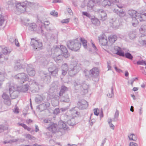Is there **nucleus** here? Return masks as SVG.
Segmentation results:
<instances>
[{"label":"nucleus","mask_w":146,"mask_h":146,"mask_svg":"<svg viewBox=\"0 0 146 146\" xmlns=\"http://www.w3.org/2000/svg\"><path fill=\"white\" fill-rule=\"evenodd\" d=\"M92 23L96 26H98L100 25V22L98 19L93 16L91 18Z\"/></svg>","instance_id":"25"},{"label":"nucleus","mask_w":146,"mask_h":146,"mask_svg":"<svg viewBox=\"0 0 146 146\" xmlns=\"http://www.w3.org/2000/svg\"><path fill=\"white\" fill-rule=\"evenodd\" d=\"M62 70H67L68 69V65L66 63H64L62 66Z\"/></svg>","instance_id":"49"},{"label":"nucleus","mask_w":146,"mask_h":146,"mask_svg":"<svg viewBox=\"0 0 146 146\" xmlns=\"http://www.w3.org/2000/svg\"><path fill=\"white\" fill-rule=\"evenodd\" d=\"M60 112V110L59 108L55 109L54 110H53V113L54 114H57Z\"/></svg>","instance_id":"55"},{"label":"nucleus","mask_w":146,"mask_h":146,"mask_svg":"<svg viewBox=\"0 0 146 146\" xmlns=\"http://www.w3.org/2000/svg\"><path fill=\"white\" fill-rule=\"evenodd\" d=\"M48 70L52 76H57L58 68L57 67L54 65L52 67L49 68Z\"/></svg>","instance_id":"17"},{"label":"nucleus","mask_w":146,"mask_h":146,"mask_svg":"<svg viewBox=\"0 0 146 146\" xmlns=\"http://www.w3.org/2000/svg\"><path fill=\"white\" fill-rule=\"evenodd\" d=\"M98 110V108L94 109V114L96 115H98L99 114V113L98 112L97 110Z\"/></svg>","instance_id":"61"},{"label":"nucleus","mask_w":146,"mask_h":146,"mask_svg":"<svg viewBox=\"0 0 146 146\" xmlns=\"http://www.w3.org/2000/svg\"><path fill=\"white\" fill-rule=\"evenodd\" d=\"M67 46L70 50L76 51L79 49L81 46V44L77 38L68 41L67 42Z\"/></svg>","instance_id":"3"},{"label":"nucleus","mask_w":146,"mask_h":146,"mask_svg":"<svg viewBox=\"0 0 146 146\" xmlns=\"http://www.w3.org/2000/svg\"><path fill=\"white\" fill-rule=\"evenodd\" d=\"M9 87V90L10 97L12 99L17 98L19 94V92L15 85L8 84Z\"/></svg>","instance_id":"6"},{"label":"nucleus","mask_w":146,"mask_h":146,"mask_svg":"<svg viewBox=\"0 0 146 146\" xmlns=\"http://www.w3.org/2000/svg\"><path fill=\"white\" fill-rule=\"evenodd\" d=\"M67 70H62V74L63 75L65 76L67 72Z\"/></svg>","instance_id":"62"},{"label":"nucleus","mask_w":146,"mask_h":146,"mask_svg":"<svg viewBox=\"0 0 146 146\" xmlns=\"http://www.w3.org/2000/svg\"><path fill=\"white\" fill-rule=\"evenodd\" d=\"M146 20V13H142L138 15L132 19V22L135 23L136 24H138V21H144Z\"/></svg>","instance_id":"7"},{"label":"nucleus","mask_w":146,"mask_h":146,"mask_svg":"<svg viewBox=\"0 0 146 146\" xmlns=\"http://www.w3.org/2000/svg\"><path fill=\"white\" fill-rule=\"evenodd\" d=\"M40 29L41 30V33H43V32L46 29V26L44 23L42 24L41 25L40 27Z\"/></svg>","instance_id":"50"},{"label":"nucleus","mask_w":146,"mask_h":146,"mask_svg":"<svg viewBox=\"0 0 146 146\" xmlns=\"http://www.w3.org/2000/svg\"><path fill=\"white\" fill-rule=\"evenodd\" d=\"M58 126L59 131H62L63 130H67L68 129L67 125L62 121L58 122Z\"/></svg>","instance_id":"21"},{"label":"nucleus","mask_w":146,"mask_h":146,"mask_svg":"<svg viewBox=\"0 0 146 146\" xmlns=\"http://www.w3.org/2000/svg\"><path fill=\"white\" fill-rule=\"evenodd\" d=\"M90 75L93 77V80L96 82L98 80L97 77L98 76V70L97 68H94L89 71Z\"/></svg>","instance_id":"10"},{"label":"nucleus","mask_w":146,"mask_h":146,"mask_svg":"<svg viewBox=\"0 0 146 146\" xmlns=\"http://www.w3.org/2000/svg\"><path fill=\"white\" fill-rule=\"evenodd\" d=\"M69 21V19H64L63 20H62L61 21V23H68Z\"/></svg>","instance_id":"57"},{"label":"nucleus","mask_w":146,"mask_h":146,"mask_svg":"<svg viewBox=\"0 0 146 146\" xmlns=\"http://www.w3.org/2000/svg\"><path fill=\"white\" fill-rule=\"evenodd\" d=\"M3 55H6L9 54L10 52V51H9L7 47H5L2 50Z\"/></svg>","instance_id":"41"},{"label":"nucleus","mask_w":146,"mask_h":146,"mask_svg":"<svg viewBox=\"0 0 146 146\" xmlns=\"http://www.w3.org/2000/svg\"><path fill=\"white\" fill-rule=\"evenodd\" d=\"M46 110H47V112L50 113H53V110L51 108H49L48 109H46Z\"/></svg>","instance_id":"59"},{"label":"nucleus","mask_w":146,"mask_h":146,"mask_svg":"<svg viewBox=\"0 0 146 146\" xmlns=\"http://www.w3.org/2000/svg\"><path fill=\"white\" fill-rule=\"evenodd\" d=\"M111 50L114 53L120 56H123L124 52H121V48L117 46H114L111 48Z\"/></svg>","instance_id":"15"},{"label":"nucleus","mask_w":146,"mask_h":146,"mask_svg":"<svg viewBox=\"0 0 146 146\" xmlns=\"http://www.w3.org/2000/svg\"><path fill=\"white\" fill-rule=\"evenodd\" d=\"M14 42H15V45L17 46H19V43L18 42V41L17 39H15Z\"/></svg>","instance_id":"60"},{"label":"nucleus","mask_w":146,"mask_h":146,"mask_svg":"<svg viewBox=\"0 0 146 146\" xmlns=\"http://www.w3.org/2000/svg\"><path fill=\"white\" fill-rule=\"evenodd\" d=\"M47 129L52 133L59 132L57 125L53 123H50L48 125Z\"/></svg>","instance_id":"12"},{"label":"nucleus","mask_w":146,"mask_h":146,"mask_svg":"<svg viewBox=\"0 0 146 146\" xmlns=\"http://www.w3.org/2000/svg\"><path fill=\"white\" fill-rule=\"evenodd\" d=\"M24 67L19 63H17L16 65L14 66V69L15 70H18Z\"/></svg>","instance_id":"36"},{"label":"nucleus","mask_w":146,"mask_h":146,"mask_svg":"<svg viewBox=\"0 0 146 146\" xmlns=\"http://www.w3.org/2000/svg\"><path fill=\"white\" fill-rule=\"evenodd\" d=\"M137 64L138 65H143L144 64L146 66V62L144 60L138 61L137 62Z\"/></svg>","instance_id":"47"},{"label":"nucleus","mask_w":146,"mask_h":146,"mask_svg":"<svg viewBox=\"0 0 146 146\" xmlns=\"http://www.w3.org/2000/svg\"><path fill=\"white\" fill-rule=\"evenodd\" d=\"M96 121V120L95 119H92L90 121V124L92 126Z\"/></svg>","instance_id":"58"},{"label":"nucleus","mask_w":146,"mask_h":146,"mask_svg":"<svg viewBox=\"0 0 146 146\" xmlns=\"http://www.w3.org/2000/svg\"><path fill=\"white\" fill-rule=\"evenodd\" d=\"M77 106L80 109H85L88 106V103L84 100H83L78 102L77 103Z\"/></svg>","instance_id":"14"},{"label":"nucleus","mask_w":146,"mask_h":146,"mask_svg":"<svg viewBox=\"0 0 146 146\" xmlns=\"http://www.w3.org/2000/svg\"><path fill=\"white\" fill-rule=\"evenodd\" d=\"M31 45L33 47L35 50L41 48L42 46V44L41 42H39L38 40H35L34 38L31 39Z\"/></svg>","instance_id":"8"},{"label":"nucleus","mask_w":146,"mask_h":146,"mask_svg":"<svg viewBox=\"0 0 146 146\" xmlns=\"http://www.w3.org/2000/svg\"><path fill=\"white\" fill-rule=\"evenodd\" d=\"M29 88V86L28 84L22 85L20 87H18L17 90L22 92H26L28 91Z\"/></svg>","instance_id":"23"},{"label":"nucleus","mask_w":146,"mask_h":146,"mask_svg":"<svg viewBox=\"0 0 146 146\" xmlns=\"http://www.w3.org/2000/svg\"><path fill=\"white\" fill-rule=\"evenodd\" d=\"M128 13L132 18L135 17L136 16H138V15L140 14L137 13V12L136 11L133 10H129Z\"/></svg>","instance_id":"27"},{"label":"nucleus","mask_w":146,"mask_h":146,"mask_svg":"<svg viewBox=\"0 0 146 146\" xmlns=\"http://www.w3.org/2000/svg\"><path fill=\"white\" fill-rule=\"evenodd\" d=\"M25 136L26 138L29 139L30 140H35V137L32 136L30 134H27L25 135Z\"/></svg>","instance_id":"46"},{"label":"nucleus","mask_w":146,"mask_h":146,"mask_svg":"<svg viewBox=\"0 0 146 146\" xmlns=\"http://www.w3.org/2000/svg\"><path fill=\"white\" fill-rule=\"evenodd\" d=\"M27 71L28 74L31 76H33L35 74L34 68L31 64L28 65L27 67Z\"/></svg>","instance_id":"16"},{"label":"nucleus","mask_w":146,"mask_h":146,"mask_svg":"<svg viewBox=\"0 0 146 146\" xmlns=\"http://www.w3.org/2000/svg\"><path fill=\"white\" fill-rule=\"evenodd\" d=\"M119 114V111L117 110L114 114V117L113 119V121H115L118 120Z\"/></svg>","instance_id":"38"},{"label":"nucleus","mask_w":146,"mask_h":146,"mask_svg":"<svg viewBox=\"0 0 146 146\" xmlns=\"http://www.w3.org/2000/svg\"><path fill=\"white\" fill-rule=\"evenodd\" d=\"M122 56L123 57L125 56L126 58L131 60H132L133 58V57L131 54L129 52L125 53V54L124 53V56Z\"/></svg>","instance_id":"40"},{"label":"nucleus","mask_w":146,"mask_h":146,"mask_svg":"<svg viewBox=\"0 0 146 146\" xmlns=\"http://www.w3.org/2000/svg\"><path fill=\"white\" fill-rule=\"evenodd\" d=\"M97 11L99 13V16L101 18L100 20L104 21L107 19V14L106 12L102 9H98L97 10Z\"/></svg>","instance_id":"18"},{"label":"nucleus","mask_w":146,"mask_h":146,"mask_svg":"<svg viewBox=\"0 0 146 146\" xmlns=\"http://www.w3.org/2000/svg\"><path fill=\"white\" fill-rule=\"evenodd\" d=\"M136 37L135 35L132 32H131L129 34V37L130 39H133Z\"/></svg>","instance_id":"52"},{"label":"nucleus","mask_w":146,"mask_h":146,"mask_svg":"<svg viewBox=\"0 0 146 146\" xmlns=\"http://www.w3.org/2000/svg\"><path fill=\"white\" fill-rule=\"evenodd\" d=\"M99 42L102 45L106 46L108 41L105 35H102L98 37Z\"/></svg>","instance_id":"22"},{"label":"nucleus","mask_w":146,"mask_h":146,"mask_svg":"<svg viewBox=\"0 0 146 146\" xmlns=\"http://www.w3.org/2000/svg\"><path fill=\"white\" fill-rule=\"evenodd\" d=\"M51 54L54 52H60L61 54L62 53L64 57L66 58H68L69 55L66 48L63 45L60 46V48L59 47L54 46L51 49Z\"/></svg>","instance_id":"4"},{"label":"nucleus","mask_w":146,"mask_h":146,"mask_svg":"<svg viewBox=\"0 0 146 146\" xmlns=\"http://www.w3.org/2000/svg\"><path fill=\"white\" fill-rule=\"evenodd\" d=\"M60 96V100L61 102H69L70 100L68 95H66L65 96H64L63 95H61Z\"/></svg>","instance_id":"26"},{"label":"nucleus","mask_w":146,"mask_h":146,"mask_svg":"<svg viewBox=\"0 0 146 146\" xmlns=\"http://www.w3.org/2000/svg\"><path fill=\"white\" fill-rule=\"evenodd\" d=\"M56 55V56L54 58V60L56 62H57L58 60L61 61L62 59V58L63 57L62 55L61 54H57Z\"/></svg>","instance_id":"32"},{"label":"nucleus","mask_w":146,"mask_h":146,"mask_svg":"<svg viewBox=\"0 0 146 146\" xmlns=\"http://www.w3.org/2000/svg\"><path fill=\"white\" fill-rule=\"evenodd\" d=\"M67 90V88L64 85H62L61 87V89L59 93V95H63L64 93Z\"/></svg>","instance_id":"33"},{"label":"nucleus","mask_w":146,"mask_h":146,"mask_svg":"<svg viewBox=\"0 0 146 146\" xmlns=\"http://www.w3.org/2000/svg\"><path fill=\"white\" fill-rule=\"evenodd\" d=\"M118 2V0H111L110 1L104 0L102 2V5L104 7L106 6H113L114 5L115 6L116 5L119 8V9H114L113 10V12L116 13L120 17H123L125 16L126 13L122 9H121V8L122 7V6H119L118 5L115 4Z\"/></svg>","instance_id":"1"},{"label":"nucleus","mask_w":146,"mask_h":146,"mask_svg":"<svg viewBox=\"0 0 146 146\" xmlns=\"http://www.w3.org/2000/svg\"><path fill=\"white\" fill-rule=\"evenodd\" d=\"M18 139H13L10 140L9 141H5L3 142V143H4L5 144L7 143H12L13 142H16L17 141H18Z\"/></svg>","instance_id":"44"},{"label":"nucleus","mask_w":146,"mask_h":146,"mask_svg":"<svg viewBox=\"0 0 146 146\" xmlns=\"http://www.w3.org/2000/svg\"><path fill=\"white\" fill-rule=\"evenodd\" d=\"M80 40L84 47L85 48H86L87 47L86 40H85L84 39L82 38H80Z\"/></svg>","instance_id":"42"},{"label":"nucleus","mask_w":146,"mask_h":146,"mask_svg":"<svg viewBox=\"0 0 146 146\" xmlns=\"http://www.w3.org/2000/svg\"><path fill=\"white\" fill-rule=\"evenodd\" d=\"M82 14L83 15L86 16L90 19L91 18L93 17L92 16L90 13L86 12H82Z\"/></svg>","instance_id":"48"},{"label":"nucleus","mask_w":146,"mask_h":146,"mask_svg":"<svg viewBox=\"0 0 146 146\" xmlns=\"http://www.w3.org/2000/svg\"><path fill=\"white\" fill-rule=\"evenodd\" d=\"M35 102L38 103H40L43 100L45 99V97H43L40 95H37L35 97Z\"/></svg>","instance_id":"28"},{"label":"nucleus","mask_w":146,"mask_h":146,"mask_svg":"<svg viewBox=\"0 0 146 146\" xmlns=\"http://www.w3.org/2000/svg\"><path fill=\"white\" fill-rule=\"evenodd\" d=\"M128 137L129 140H130L136 141L137 139L136 136L133 133L131 134L129 136H128Z\"/></svg>","instance_id":"37"},{"label":"nucleus","mask_w":146,"mask_h":146,"mask_svg":"<svg viewBox=\"0 0 146 146\" xmlns=\"http://www.w3.org/2000/svg\"><path fill=\"white\" fill-rule=\"evenodd\" d=\"M79 64L76 62H74V64H71L70 68L68 69V73L70 76H72L75 75L81 69V67Z\"/></svg>","instance_id":"5"},{"label":"nucleus","mask_w":146,"mask_h":146,"mask_svg":"<svg viewBox=\"0 0 146 146\" xmlns=\"http://www.w3.org/2000/svg\"><path fill=\"white\" fill-rule=\"evenodd\" d=\"M23 3L25 5L27 8L29 7H31L33 8L35 5L34 3L28 2L27 1L24 2Z\"/></svg>","instance_id":"31"},{"label":"nucleus","mask_w":146,"mask_h":146,"mask_svg":"<svg viewBox=\"0 0 146 146\" xmlns=\"http://www.w3.org/2000/svg\"><path fill=\"white\" fill-rule=\"evenodd\" d=\"M4 22V19L3 18V17L2 16L0 15V26H1L3 23Z\"/></svg>","instance_id":"51"},{"label":"nucleus","mask_w":146,"mask_h":146,"mask_svg":"<svg viewBox=\"0 0 146 146\" xmlns=\"http://www.w3.org/2000/svg\"><path fill=\"white\" fill-rule=\"evenodd\" d=\"M5 74L0 73V86L2 84V82L4 80Z\"/></svg>","instance_id":"39"},{"label":"nucleus","mask_w":146,"mask_h":146,"mask_svg":"<svg viewBox=\"0 0 146 146\" xmlns=\"http://www.w3.org/2000/svg\"><path fill=\"white\" fill-rule=\"evenodd\" d=\"M139 31L141 33H143L146 32V25H142L139 29Z\"/></svg>","instance_id":"34"},{"label":"nucleus","mask_w":146,"mask_h":146,"mask_svg":"<svg viewBox=\"0 0 146 146\" xmlns=\"http://www.w3.org/2000/svg\"><path fill=\"white\" fill-rule=\"evenodd\" d=\"M134 81V79H131L129 81H128V84H129V83H130L131 85L132 86H133V83Z\"/></svg>","instance_id":"64"},{"label":"nucleus","mask_w":146,"mask_h":146,"mask_svg":"<svg viewBox=\"0 0 146 146\" xmlns=\"http://www.w3.org/2000/svg\"><path fill=\"white\" fill-rule=\"evenodd\" d=\"M111 90L110 92H109L108 94L107 95V96L110 98H112L114 96L113 87V86L111 87Z\"/></svg>","instance_id":"35"},{"label":"nucleus","mask_w":146,"mask_h":146,"mask_svg":"<svg viewBox=\"0 0 146 146\" xmlns=\"http://www.w3.org/2000/svg\"><path fill=\"white\" fill-rule=\"evenodd\" d=\"M77 108H75L70 110V111L72 117H76L80 115V113L77 111Z\"/></svg>","instance_id":"24"},{"label":"nucleus","mask_w":146,"mask_h":146,"mask_svg":"<svg viewBox=\"0 0 146 146\" xmlns=\"http://www.w3.org/2000/svg\"><path fill=\"white\" fill-rule=\"evenodd\" d=\"M46 104H42L39 105V108L41 109V111L44 110L46 108Z\"/></svg>","instance_id":"54"},{"label":"nucleus","mask_w":146,"mask_h":146,"mask_svg":"<svg viewBox=\"0 0 146 146\" xmlns=\"http://www.w3.org/2000/svg\"><path fill=\"white\" fill-rule=\"evenodd\" d=\"M102 1V0H95L94 1L93 0L89 1L87 5L88 10L89 11L91 10L94 6L95 2L98 3L101 2Z\"/></svg>","instance_id":"19"},{"label":"nucleus","mask_w":146,"mask_h":146,"mask_svg":"<svg viewBox=\"0 0 146 146\" xmlns=\"http://www.w3.org/2000/svg\"><path fill=\"white\" fill-rule=\"evenodd\" d=\"M29 29L32 31H35L36 30V25L35 23H32L29 24Z\"/></svg>","instance_id":"30"},{"label":"nucleus","mask_w":146,"mask_h":146,"mask_svg":"<svg viewBox=\"0 0 146 146\" xmlns=\"http://www.w3.org/2000/svg\"><path fill=\"white\" fill-rule=\"evenodd\" d=\"M64 117L66 120H67V123L70 126H73L75 125L76 122L74 117H71L70 115H65Z\"/></svg>","instance_id":"13"},{"label":"nucleus","mask_w":146,"mask_h":146,"mask_svg":"<svg viewBox=\"0 0 146 146\" xmlns=\"http://www.w3.org/2000/svg\"><path fill=\"white\" fill-rule=\"evenodd\" d=\"M129 146H138L137 144L133 142H131L130 143Z\"/></svg>","instance_id":"63"},{"label":"nucleus","mask_w":146,"mask_h":146,"mask_svg":"<svg viewBox=\"0 0 146 146\" xmlns=\"http://www.w3.org/2000/svg\"><path fill=\"white\" fill-rule=\"evenodd\" d=\"M139 42L140 44L142 46L146 47V40H145L140 39L139 40Z\"/></svg>","instance_id":"45"},{"label":"nucleus","mask_w":146,"mask_h":146,"mask_svg":"<svg viewBox=\"0 0 146 146\" xmlns=\"http://www.w3.org/2000/svg\"><path fill=\"white\" fill-rule=\"evenodd\" d=\"M80 1L82 2L81 7L82 8H84L85 6L86 3L85 0H80Z\"/></svg>","instance_id":"56"},{"label":"nucleus","mask_w":146,"mask_h":146,"mask_svg":"<svg viewBox=\"0 0 146 146\" xmlns=\"http://www.w3.org/2000/svg\"><path fill=\"white\" fill-rule=\"evenodd\" d=\"M109 41L111 43H114L117 40V36L116 35L110 36L108 38Z\"/></svg>","instance_id":"29"},{"label":"nucleus","mask_w":146,"mask_h":146,"mask_svg":"<svg viewBox=\"0 0 146 146\" xmlns=\"http://www.w3.org/2000/svg\"><path fill=\"white\" fill-rule=\"evenodd\" d=\"M7 129V128L4 125H0V133L3 132L4 130Z\"/></svg>","instance_id":"43"},{"label":"nucleus","mask_w":146,"mask_h":146,"mask_svg":"<svg viewBox=\"0 0 146 146\" xmlns=\"http://www.w3.org/2000/svg\"><path fill=\"white\" fill-rule=\"evenodd\" d=\"M75 89L78 90L82 95L88 93V85L85 83L75 82L74 84Z\"/></svg>","instance_id":"2"},{"label":"nucleus","mask_w":146,"mask_h":146,"mask_svg":"<svg viewBox=\"0 0 146 146\" xmlns=\"http://www.w3.org/2000/svg\"><path fill=\"white\" fill-rule=\"evenodd\" d=\"M2 97L4 100V103L8 106L11 104V101L9 96L6 93H4Z\"/></svg>","instance_id":"20"},{"label":"nucleus","mask_w":146,"mask_h":146,"mask_svg":"<svg viewBox=\"0 0 146 146\" xmlns=\"http://www.w3.org/2000/svg\"><path fill=\"white\" fill-rule=\"evenodd\" d=\"M50 14L53 16H54L57 17L58 15V13L56 12H55V11L53 10L50 13Z\"/></svg>","instance_id":"53"},{"label":"nucleus","mask_w":146,"mask_h":146,"mask_svg":"<svg viewBox=\"0 0 146 146\" xmlns=\"http://www.w3.org/2000/svg\"><path fill=\"white\" fill-rule=\"evenodd\" d=\"M15 78L16 79L20 80L22 84L28 80L29 79L28 75L24 73L17 74L15 76Z\"/></svg>","instance_id":"11"},{"label":"nucleus","mask_w":146,"mask_h":146,"mask_svg":"<svg viewBox=\"0 0 146 146\" xmlns=\"http://www.w3.org/2000/svg\"><path fill=\"white\" fill-rule=\"evenodd\" d=\"M16 11L19 13H22L27 11V9L25 5L23 3V2L22 3L17 4L16 5Z\"/></svg>","instance_id":"9"}]
</instances>
